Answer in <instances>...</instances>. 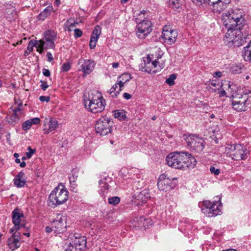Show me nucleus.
I'll return each instance as SVG.
<instances>
[{
  "label": "nucleus",
  "mask_w": 251,
  "mask_h": 251,
  "mask_svg": "<svg viewBox=\"0 0 251 251\" xmlns=\"http://www.w3.org/2000/svg\"><path fill=\"white\" fill-rule=\"evenodd\" d=\"M245 14L242 10L235 8L231 13L226 12L223 14L222 20L227 31L225 37L228 42H232L235 46L239 47L246 42L245 35L242 30L245 22Z\"/></svg>",
  "instance_id": "nucleus-1"
},
{
  "label": "nucleus",
  "mask_w": 251,
  "mask_h": 251,
  "mask_svg": "<svg viewBox=\"0 0 251 251\" xmlns=\"http://www.w3.org/2000/svg\"><path fill=\"white\" fill-rule=\"evenodd\" d=\"M68 199V191L62 184H59L51 192L49 197V205L51 207L65 203Z\"/></svg>",
  "instance_id": "nucleus-2"
},
{
  "label": "nucleus",
  "mask_w": 251,
  "mask_h": 251,
  "mask_svg": "<svg viewBox=\"0 0 251 251\" xmlns=\"http://www.w3.org/2000/svg\"><path fill=\"white\" fill-rule=\"evenodd\" d=\"M95 94L91 97L89 96L87 99H84V104L85 108L92 113H96L102 112L105 108V100L101 95L96 91Z\"/></svg>",
  "instance_id": "nucleus-3"
},
{
  "label": "nucleus",
  "mask_w": 251,
  "mask_h": 251,
  "mask_svg": "<svg viewBox=\"0 0 251 251\" xmlns=\"http://www.w3.org/2000/svg\"><path fill=\"white\" fill-rule=\"evenodd\" d=\"M225 153L235 160H246L249 153L246 147L241 144H228L225 148Z\"/></svg>",
  "instance_id": "nucleus-4"
},
{
  "label": "nucleus",
  "mask_w": 251,
  "mask_h": 251,
  "mask_svg": "<svg viewBox=\"0 0 251 251\" xmlns=\"http://www.w3.org/2000/svg\"><path fill=\"white\" fill-rule=\"evenodd\" d=\"M146 11L143 10L139 14L138 16L135 18L137 25L136 26V35L141 38H145L152 30L151 22L147 20H142L144 18Z\"/></svg>",
  "instance_id": "nucleus-5"
},
{
  "label": "nucleus",
  "mask_w": 251,
  "mask_h": 251,
  "mask_svg": "<svg viewBox=\"0 0 251 251\" xmlns=\"http://www.w3.org/2000/svg\"><path fill=\"white\" fill-rule=\"evenodd\" d=\"M218 200L211 202L209 201H203L204 208L202 209L203 213L207 217H212L218 215L221 213V198L216 197Z\"/></svg>",
  "instance_id": "nucleus-6"
},
{
  "label": "nucleus",
  "mask_w": 251,
  "mask_h": 251,
  "mask_svg": "<svg viewBox=\"0 0 251 251\" xmlns=\"http://www.w3.org/2000/svg\"><path fill=\"white\" fill-rule=\"evenodd\" d=\"M56 39V33L52 30H48L45 32L44 37L38 41L36 46L43 50L44 49L53 48L55 47L54 41Z\"/></svg>",
  "instance_id": "nucleus-7"
},
{
  "label": "nucleus",
  "mask_w": 251,
  "mask_h": 251,
  "mask_svg": "<svg viewBox=\"0 0 251 251\" xmlns=\"http://www.w3.org/2000/svg\"><path fill=\"white\" fill-rule=\"evenodd\" d=\"M185 140L187 146L196 152H201L204 148V140L195 135H189Z\"/></svg>",
  "instance_id": "nucleus-8"
},
{
  "label": "nucleus",
  "mask_w": 251,
  "mask_h": 251,
  "mask_svg": "<svg viewBox=\"0 0 251 251\" xmlns=\"http://www.w3.org/2000/svg\"><path fill=\"white\" fill-rule=\"evenodd\" d=\"M112 122L108 117H102L97 122L95 125L96 132L102 135L107 134L111 131L110 124Z\"/></svg>",
  "instance_id": "nucleus-9"
},
{
  "label": "nucleus",
  "mask_w": 251,
  "mask_h": 251,
  "mask_svg": "<svg viewBox=\"0 0 251 251\" xmlns=\"http://www.w3.org/2000/svg\"><path fill=\"white\" fill-rule=\"evenodd\" d=\"M181 159V152H172L167 156L166 162L171 167L181 169L183 166Z\"/></svg>",
  "instance_id": "nucleus-10"
},
{
  "label": "nucleus",
  "mask_w": 251,
  "mask_h": 251,
  "mask_svg": "<svg viewBox=\"0 0 251 251\" xmlns=\"http://www.w3.org/2000/svg\"><path fill=\"white\" fill-rule=\"evenodd\" d=\"M177 36L176 30L172 29L170 25H165L163 27L162 37L168 44H173L176 42Z\"/></svg>",
  "instance_id": "nucleus-11"
},
{
  "label": "nucleus",
  "mask_w": 251,
  "mask_h": 251,
  "mask_svg": "<svg viewBox=\"0 0 251 251\" xmlns=\"http://www.w3.org/2000/svg\"><path fill=\"white\" fill-rule=\"evenodd\" d=\"M53 231L56 234L63 233L66 230V218L63 216H57V219L54 220L52 223Z\"/></svg>",
  "instance_id": "nucleus-12"
},
{
  "label": "nucleus",
  "mask_w": 251,
  "mask_h": 251,
  "mask_svg": "<svg viewBox=\"0 0 251 251\" xmlns=\"http://www.w3.org/2000/svg\"><path fill=\"white\" fill-rule=\"evenodd\" d=\"M158 187L160 191H168L174 188L173 180L166 177V175L163 174L160 176L157 183Z\"/></svg>",
  "instance_id": "nucleus-13"
},
{
  "label": "nucleus",
  "mask_w": 251,
  "mask_h": 251,
  "mask_svg": "<svg viewBox=\"0 0 251 251\" xmlns=\"http://www.w3.org/2000/svg\"><path fill=\"white\" fill-rule=\"evenodd\" d=\"M78 63L80 65L79 71L83 72L85 75L90 74L95 68V63L91 59H83L81 58L78 60Z\"/></svg>",
  "instance_id": "nucleus-14"
},
{
  "label": "nucleus",
  "mask_w": 251,
  "mask_h": 251,
  "mask_svg": "<svg viewBox=\"0 0 251 251\" xmlns=\"http://www.w3.org/2000/svg\"><path fill=\"white\" fill-rule=\"evenodd\" d=\"M251 103V101L248 98H242L239 100H232V105L233 108L238 112L244 111L247 110V106Z\"/></svg>",
  "instance_id": "nucleus-15"
},
{
  "label": "nucleus",
  "mask_w": 251,
  "mask_h": 251,
  "mask_svg": "<svg viewBox=\"0 0 251 251\" xmlns=\"http://www.w3.org/2000/svg\"><path fill=\"white\" fill-rule=\"evenodd\" d=\"M182 162L183 163L182 169L185 168H193L196 164V160L191 154L185 152H181Z\"/></svg>",
  "instance_id": "nucleus-16"
},
{
  "label": "nucleus",
  "mask_w": 251,
  "mask_h": 251,
  "mask_svg": "<svg viewBox=\"0 0 251 251\" xmlns=\"http://www.w3.org/2000/svg\"><path fill=\"white\" fill-rule=\"evenodd\" d=\"M75 239L73 241L77 251H82L86 248V239L84 236H77L74 234Z\"/></svg>",
  "instance_id": "nucleus-17"
},
{
  "label": "nucleus",
  "mask_w": 251,
  "mask_h": 251,
  "mask_svg": "<svg viewBox=\"0 0 251 251\" xmlns=\"http://www.w3.org/2000/svg\"><path fill=\"white\" fill-rule=\"evenodd\" d=\"M23 216V214L20 212V210L18 208L15 209L12 211V222L17 230H19L20 228L19 225L21 221V218Z\"/></svg>",
  "instance_id": "nucleus-18"
},
{
  "label": "nucleus",
  "mask_w": 251,
  "mask_h": 251,
  "mask_svg": "<svg viewBox=\"0 0 251 251\" xmlns=\"http://www.w3.org/2000/svg\"><path fill=\"white\" fill-rule=\"evenodd\" d=\"M57 126L58 122L56 120L53 118L45 119L44 129L47 130L48 133L55 129Z\"/></svg>",
  "instance_id": "nucleus-19"
},
{
  "label": "nucleus",
  "mask_w": 251,
  "mask_h": 251,
  "mask_svg": "<svg viewBox=\"0 0 251 251\" xmlns=\"http://www.w3.org/2000/svg\"><path fill=\"white\" fill-rule=\"evenodd\" d=\"M151 197L150 193L147 191L144 190L140 192L136 196L135 202L137 204H142L145 203Z\"/></svg>",
  "instance_id": "nucleus-20"
},
{
  "label": "nucleus",
  "mask_w": 251,
  "mask_h": 251,
  "mask_svg": "<svg viewBox=\"0 0 251 251\" xmlns=\"http://www.w3.org/2000/svg\"><path fill=\"white\" fill-rule=\"evenodd\" d=\"M23 106L22 104L18 105L17 106L10 108L9 113L11 117V120L15 122L19 120L20 115L21 114V110Z\"/></svg>",
  "instance_id": "nucleus-21"
},
{
  "label": "nucleus",
  "mask_w": 251,
  "mask_h": 251,
  "mask_svg": "<svg viewBox=\"0 0 251 251\" xmlns=\"http://www.w3.org/2000/svg\"><path fill=\"white\" fill-rule=\"evenodd\" d=\"M25 174L21 172L16 176L14 179V184L18 188L25 186L26 180L24 178Z\"/></svg>",
  "instance_id": "nucleus-22"
},
{
  "label": "nucleus",
  "mask_w": 251,
  "mask_h": 251,
  "mask_svg": "<svg viewBox=\"0 0 251 251\" xmlns=\"http://www.w3.org/2000/svg\"><path fill=\"white\" fill-rule=\"evenodd\" d=\"M151 61V59L150 56H148L146 58V59L144 60V67L142 68V70L144 72H147L148 73H151V69H150L151 66H148V65H151L153 66L154 68L157 67V64H158V61L156 60L153 61L151 64H150Z\"/></svg>",
  "instance_id": "nucleus-23"
},
{
  "label": "nucleus",
  "mask_w": 251,
  "mask_h": 251,
  "mask_svg": "<svg viewBox=\"0 0 251 251\" xmlns=\"http://www.w3.org/2000/svg\"><path fill=\"white\" fill-rule=\"evenodd\" d=\"M242 56L245 61L251 62V41L247 46L244 48Z\"/></svg>",
  "instance_id": "nucleus-24"
},
{
  "label": "nucleus",
  "mask_w": 251,
  "mask_h": 251,
  "mask_svg": "<svg viewBox=\"0 0 251 251\" xmlns=\"http://www.w3.org/2000/svg\"><path fill=\"white\" fill-rule=\"evenodd\" d=\"M222 84L220 82H217L215 80H212L207 87L208 90L212 92H217L222 89Z\"/></svg>",
  "instance_id": "nucleus-25"
},
{
  "label": "nucleus",
  "mask_w": 251,
  "mask_h": 251,
  "mask_svg": "<svg viewBox=\"0 0 251 251\" xmlns=\"http://www.w3.org/2000/svg\"><path fill=\"white\" fill-rule=\"evenodd\" d=\"M20 241H18L17 239L13 238H9L7 241V245L9 248L12 251H14L17 249L19 248L20 246Z\"/></svg>",
  "instance_id": "nucleus-26"
},
{
  "label": "nucleus",
  "mask_w": 251,
  "mask_h": 251,
  "mask_svg": "<svg viewBox=\"0 0 251 251\" xmlns=\"http://www.w3.org/2000/svg\"><path fill=\"white\" fill-rule=\"evenodd\" d=\"M205 3L209 5H214V10L219 12H221L222 8L220 7L221 4L224 6L221 0H205Z\"/></svg>",
  "instance_id": "nucleus-27"
},
{
  "label": "nucleus",
  "mask_w": 251,
  "mask_h": 251,
  "mask_svg": "<svg viewBox=\"0 0 251 251\" xmlns=\"http://www.w3.org/2000/svg\"><path fill=\"white\" fill-rule=\"evenodd\" d=\"M77 25L78 23L75 22L74 19H70L65 24V29L68 31H71Z\"/></svg>",
  "instance_id": "nucleus-28"
},
{
  "label": "nucleus",
  "mask_w": 251,
  "mask_h": 251,
  "mask_svg": "<svg viewBox=\"0 0 251 251\" xmlns=\"http://www.w3.org/2000/svg\"><path fill=\"white\" fill-rule=\"evenodd\" d=\"M114 116L115 118H117L120 121H124L126 120V112L124 110H116L114 111Z\"/></svg>",
  "instance_id": "nucleus-29"
},
{
  "label": "nucleus",
  "mask_w": 251,
  "mask_h": 251,
  "mask_svg": "<svg viewBox=\"0 0 251 251\" xmlns=\"http://www.w3.org/2000/svg\"><path fill=\"white\" fill-rule=\"evenodd\" d=\"M37 44V41L31 40L30 41L27 46V50L31 52L33 50V47H35L37 48V51L39 52V53L41 54L43 52V50L40 49V48H38L36 46Z\"/></svg>",
  "instance_id": "nucleus-30"
},
{
  "label": "nucleus",
  "mask_w": 251,
  "mask_h": 251,
  "mask_svg": "<svg viewBox=\"0 0 251 251\" xmlns=\"http://www.w3.org/2000/svg\"><path fill=\"white\" fill-rule=\"evenodd\" d=\"M99 184L100 188L99 190V193L102 196H104V193L105 191L108 189L109 186L105 181L103 180H100L99 181Z\"/></svg>",
  "instance_id": "nucleus-31"
},
{
  "label": "nucleus",
  "mask_w": 251,
  "mask_h": 251,
  "mask_svg": "<svg viewBox=\"0 0 251 251\" xmlns=\"http://www.w3.org/2000/svg\"><path fill=\"white\" fill-rule=\"evenodd\" d=\"M130 79H131V75L128 73H124L122 74L118 78V79H119L120 80L124 81L125 83L129 81Z\"/></svg>",
  "instance_id": "nucleus-32"
},
{
  "label": "nucleus",
  "mask_w": 251,
  "mask_h": 251,
  "mask_svg": "<svg viewBox=\"0 0 251 251\" xmlns=\"http://www.w3.org/2000/svg\"><path fill=\"white\" fill-rule=\"evenodd\" d=\"M176 76L175 74H172L166 80V82L169 85H172L175 84L174 80L176 79Z\"/></svg>",
  "instance_id": "nucleus-33"
},
{
  "label": "nucleus",
  "mask_w": 251,
  "mask_h": 251,
  "mask_svg": "<svg viewBox=\"0 0 251 251\" xmlns=\"http://www.w3.org/2000/svg\"><path fill=\"white\" fill-rule=\"evenodd\" d=\"M120 201L118 197H112L108 198V202L110 204L116 205L119 203Z\"/></svg>",
  "instance_id": "nucleus-34"
},
{
  "label": "nucleus",
  "mask_w": 251,
  "mask_h": 251,
  "mask_svg": "<svg viewBox=\"0 0 251 251\" xmlns=\"http://www.w3.org/2000/svg\"><path fill=\"white\" fill-rule=\"evenodd\" d=\"M32 125L30 120H28L23 124L22 128L24 130H27L31 127Z\"/></svg>",
  "instance_id": "nucleus-35"
},
{
  "label": "nucleus",
  "mask_w": 251,
  "mask_h": 251,
  "mask_svg": "<svg viewBox=\"0 0 251 251\" xmlns=\"http://www.w3.org/2000/svg\"><path fill=\"white\" fill-rule=\"evenodd\" d=\"M170 5L172 7L176 8H179L180 6V4L179 2V0H169Z\"/></svg>",
  "instance_id": "nucleus-36"
},
{
  "label": "nucleus",
  "mask_w": 251,
  "mask_h": 251,
  "mask_svg": "<svg viewBox=\"0 0 251 251\" xmlns=\"http://www.w3.org/2000/svg\"><path fill=\"white\" fill-rule=\"evenodd\" d=\"M101 33V28L99 25H96L93 31L92 32V35L98 36V37L100 35Z\"/></svg>",
  "instance_id": "nucleus-37"
},
{
  "label": "nucleus",
  "mask_w": 251,
  "mask_h": 251,
  "mask_svg": "<svg viewBox=\"0 0 251 251\" xmlns=\"http://www.w3.org/2000/svg\"><path fill=\"white\" fill-rule=\"evenodd\" d=\"M118 83H116L115 84L113 87L111 88L110 90V94L112 95V96L114 98H116L118 96V94H117V92L116 93L115 92V91H116V89L118 87Z\"/></svg>",
  "instance_id": "nucleus-38"
},
{
  "label": "nucleus",
  "mask_w": 251,
  "mask_h": 251,
  "mask_svg": "<svg viewBox=\"0 0 251 251\" xmlns=\"http://www.w3.org/2000/svg\"><path fill=\"white\" fill-rule=\"evenodd\" d=\"M71 68V64L70 62L64 63L61 66V70L62 72H67Z\"/></svg>",
  "instance_id": "nucleus-39"
},
{
  "label": "nucleus",
  "mask_w": 251,
  "mask_h": 251,
  "mask_svg": "<svg viewBox=\"0 0 251 251\" xmlns=\"http://www.w3.org/2000/svg\"><path fill=\"white\" fill-rule=\"evenodd\" d=\"M28 151L26 152V157L29 159L32 155L35 152V149H32L30 146L28 147Z\"/></svg>",
  "instance_id": "nucleus-40"
},
{
  "label": "nucleus",
  "mask_w": 251,
  "mask_h": 251,
  "mask_svg": "<svg viewBox=\"0 0 251 251\" xmlns=\"http://www.w3.org/2000/svg\"><path fill=\"white\" fill-rule=\"evenodd\" d=\"M210 171L211 174H214L216 176L219 175L220 173V169L216 168L215 167L212 166L210 168Z\"/></svg>",
  "instance_id": "nucleus-41"
},
{
  "label": "nucleus",
  "mask_w": 251,
  "mask_h": 251,
  "mask_svg": "<svg viewBox=\"0 0 251 251\" xmlns=\"http://www.w3.org/2000/svg\"><path fill=\"white\" fill-rule=\"evenodd\" d=\"M74 32H75L74 35L75 38L80 37L82 35V31L78 28L75 29Z\"/></svg>",
  "instance_id": "nucleus-42"
},
{
  "label": "nucleus",
  "mask_w": 251,
  "mask_h": 251,
  "mask_svg": "<svg viewBox=\"0 0 251 251\" xmlns=\"http://www.w3.org/2000/svg\"><path fill=\"white\" fill-rule=\"evenodd\" d=\"M10 238H14L16 239H17L18 241H20V240L21 239L20 233L19 232L18 230H16V231L14 232Z\"/></svg>",
  "instance_id": "nucleus-43"
},
{
  "label": "nucleus",
  "mask_w": 251,
  "mask_h": 251,
  "mask_svg": "<svg viewBox=\"0 0 251 251\" xmlns=\"http://www.w3.org/2000/svg\"><path fill=\"white\" fill-rule=\"evenodd\" d=\"M66 251H77V249L73 243H71L70 245L66 248Z\"/></svg>",
  "instance_id": "nucleus-44"
},
{
  "label": "nucleus",
  "mask_w": 251,
  "mask_h": 251,
  "mask_svg": "<svg viewBox=\"0 0 251 251\" xmlns=\"http://www.w3.org/2000/svg\"><path fill=\"white\" fill-rule=\"evenodd\" d=\"M118 84L119 86V90L117 91V94H119L120 92L122 91V87H124V84L125 83L124 81H123L122 80H120L119 79L117 80Z\"/></svg>",
  "instance_id": "nucleus-45"
},
{
  "label": "nucleus",
  "mask_w": 251,
  "mask_h": 251,
  "mask_svg": "<svg viewBox=\"0 0 251 251\" xmlns=\"http://www.w3.org/2000/svg\"><path fill=\"white\" fill-rule=\"evenodd\" d=\"M40 82L41 83V87L42 89L44 91H45L49 87L47 82L43 80H41Z\"/></svg>",
  "instance_id": "nucleus-46"
},
{
  "label": "nucleus",
  "mask_w": 251,
  "mask_h": 251,
  "mask_svg": "<svg viewBox=\"0 0 251 251\" xmlns=\"http://www.w3.org/2000/svg\"><path fill=\"white\" fill-rule=\"evenodd\" d=\"M39 100L42 102H48L50 100V97L49 96H42L39 97Z\"/></svg>",
  "instance_id": "nucleus-47"
},
{
  "label": "nucleus",
  "mask_w": 251,
  "mask_h": 251,
  "mask_svg": "<svg viewBox=\"0 0 251 251\" xmlns=\"http://www.w3.org/2000/svg\"><path fill=\"white\" fill-rule=\"evenodd\" d=\"M32 125H37L39 124L40 122V119L39 118H34L30 119Z\"/></svg>",
  "instance_id": "nucleus-48"
},
{
  "label": "nucleus",
  "mask_w": 251,
  "mask_h": 251,
  "mask_svg": "<svg viewBox=\"0 0 251 251\" xmlns=\"http://www.w3.org/2000/svg\"><path fill=\"white\" fill-rule=\"evenodd\" d=\"M77 176L75 175V173H73L72 176L70 177V182L71 184L73 185V184H72L73 182H75V179L77 178Z\"/></svg>",
  "instance_id": "nucleus-49"
},
{
  "label": "nucleus",
  "mask_w": 251,
  "mask_h": 251,
  "mask_svg": "<svg viewBox=\"0 0 251 251\" xmlns=\"http://www.w3.org/2000/svg\"><path fill=\"white\" fill-rule=\"evenodd\" d=\"M48 15V14H46L45 12H41L38 16V19L39 20L45 19Z\"/></svg>",
  "instance_id": "nucleus-50"
},
{
  "label": "nucleus",
  "mask_w": 251,
  "mask_h": 251,
  "mask_svg": "<svg viewBox=\"0 0 251 251\" xmlns=\"http://www.w3.org/2000/svg\"><path fill=\"white\" fill-rule=\"evenodd\" d=\"M194 3L196 4L200 5L202 4V3H205V0H192Z\"/></svg>",
  "instance_id": "nucleus-51"
},
{
  "label": "nucleus",
  "mask_w": 251,
  "mask_h": 251,
  "mask_svg": "<svg viewBox=\"0 0 251 251\" xmlns=\"http://www.w3.org/2000/svg\"><path fill=\"white\" fill-rule=\"evenodd\" d=\"M43 74L46 76H50V73L49 70L44 69L43 70Z\"/></svg>",
  "instance_id": "nucleus-52"
},
{
  "label": "nucleus",
  "mask_w": 251,
  "mask_h": 251,
  "mask_svg": "<svg viewBox=\"0 0 251 251\" xmlns=\"http://www.w3.org/2000/svg\"><path fill=\"white\" fill-rule=\"evenodd\" d=\"M48 57V60L49 62H51L53 60V56L52 54L50 52H48L47 54Z\"/></svg>",
  "instance_id": "nucleus-53"
},
{
  "label": "nucleus",
  "mask_w": 251,
  "mask_h": 251,
  "mask_svg": "<svg viewBox=\"0 0 251 251\" xmlns=\"http://www.w3.org/2000/svg\"><path fill=\"white\" fill-rule=\"evenodd\" d=\"M96 43L97 42L90 40L89 43L90 48L91 49H94L96 46Z\"/></svg>",
  "instance_id": "nucleus-54"
},
{
  "label": "nucleus",
  "mask_w": 251,
  "mask_h": 251,
  "mask_svg": "<svg viewBox=\"0 0 251 251\" xmlns=\"http://www.w3.org/2000/svg\"><path fill=\"white\" fill-rule=\"evenodd\" d=\"M217 92L219 94V96L220 97L224 96L226 94V91L223 89H222V90L220 89L219 91H217Z\"/></svg>",
  "instance_id": "nucleus-55"
},
{
  "label": "nucleus",
  "mask_w": 251,
  "mask_h": 251,
  "mask_svg": "<svg viewBox=\"0 0 251 251\" xmlns=\"http://www.w3.org/2000/svg\"><path fill=\"white\" fill-rule=\"evenodd\" d=\"M124 98L126 100H129L131 98V95L127 93H125L123 94Z\"/></svg>",
  "instance_id": "nucleus-56"
},
{
  "label": "nucleus",
  "mask_w": 251,
  "mask_h": 251,
  "mask_svg": "<svg viewBox=\"0 0 251 251\" xmlns=\"http://www.w3.org/2000/svg\"><path fill=\"white\" fill-rule=\"evenodd\" d=\"M222 73L221 72H216L214 73L213 76L216 78H219L221 76Z\"/></svg>",
  "instance_id": "nucleus-57"
},
{
  "label": "nucleus",
  "mask_w": 251,
  "mask_h": 251,
  "mask_svg": "<svg viewBox=\"0 0 251 251\" xmlns=\"http://www.w3.org/2000/svg\"><path fill=\"white\" fill-rule=\"evenodd\" d=\"M99 37L98 36H94V35H91V38H90V40H93V41H95L96 42H97V40L98 39Z\"/></svg>",
  "instance_id": "nucleus-58"
},
{
  "label": "nucleus",
  "mask_w": 251,
  "mask_h": 251,
  "mask_svg": "<svg viewBox=\"0 0 251 251\" xmlns=\"http://www.w3.org/2000/svg\"><path fill=\"white\" fill-rule=\"evenodd\" d=\"M232 72L236 74V73H240L241 72V68H238V70H237V69H234V68H232Z\"/></svg>",
  "instance_id": "nucleus-59"
},
{
  "label": "nucleus",
  "mask_w": 251,
  "mask_h": 251,
  "mask_svg": "<svg viewBox=\"0 0 251 251\" xmlns=\"http://www.w3.org/2000/svg\"><path fill=\"white\" fill-rule=\"evenodd\" d=\"M52 230H53L52 227H50V226H47L46 227V232L47 233H50Z\"/></svg>",
  "instance_id": "nucleus-60"
},
{
  "label": "nucleus",
  "mask_w": 251,
  "mask_h": 251,
  "mask_svg": "<svg viewBox=\"0 0 251 251\" xmlns=\"http://www.w3.org/2000/svg\"><path fill=\"white\" fill-rule=\"evenodd\" d=\"M119 63H113L112 64V67L113 68H117L119 67Z\"/></svg>",
  "instance_id": "nucleus-61"
},
{
  "label": "nucleus",
  "mask_w": 251,
  "mask_h": 251,
  "mask_svg": "<svg viewBox=\"0 0 251 251\" xmlns=\"http://www.w3.org/2000/svg\"><path fill=\"white\" fill-rule=\"evenodd\" d=\"M26 165V163L25 161H23L22 162L20 163V167L23 168L25 167Z\"/></svg>",
  "instance_id": "nucleus-62"
},
{
  "label": "nucleus",
  "mask_w": 251,
  "mask_h": 251,
  "mask_svg": "<svg viewBox=\"0 0 251 251\" xmlns=\"http://www.w3.org/2000/svg\"><path fill=\"white\" fill-rule=\"evenodd\" d=\"M222 251H237L235 249H228V250H223Z\"/></svg>",
  "instance_id": "nucleus-63"
},
{
  "label": "nucleus",
  "mask_w": 251,
  "mask_h": 251,
  "mask_svg": "<svg viewBox=\"0 0 251 251\" xmlns=\"http://www.w3.org/2000/svg\"><path fill=\"white\" fill-rule=\"evenodd\" d=\"M42 12H45V13L46 14H49V10L48 9L46 8L44 10V11Z\"/></svg>",
  "instance_id": "nucleus-64"
}]
</instances>
